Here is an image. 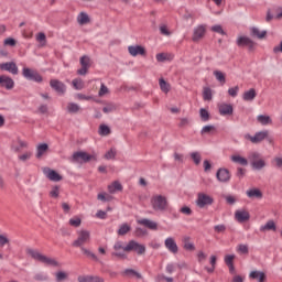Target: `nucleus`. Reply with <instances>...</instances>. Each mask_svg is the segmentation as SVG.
I'll use <instances>...</instances> for the list:
<instances>
[{
    "label": "nucleus",
    "instance_id": "nucleus-1",
    "mask_svg": "<svg viewBox=\"0 0 282 282\" xmlns=\"http://www.w3.org/2000/svg\"><path fill=\"white\" fill-rule=\"evenodd\" d=\"M26 254H30L35 261H40V263H44L45 265H53L54 268H58V261L44 256L43 253L34 250L28 249Z\"/></svg>",
    "mask_w": 282,
    "mask_h": 282
},
{
    "label": "nucleus",
    "instance_id": "nucleus-2",
    "mask_svg": "<svg viewBox=\"0 0 282 282\" xmlns=\"http://www.w3.org/2000/svg\"><path fill=\"white\" fill-rule=\"evenodd\" d=\"M78 237L75 241H73V248H85L86 243L91 241V234L88 230H79L77 232Z\"/></svg>",
    "mask_w": 282,
    "mask_h": 282
},
{
    "label": "nucleus",
    "instance_id": "nucleus-3",
    "mask_svg": "<svg viewBox=\"0 0 282 282\" xmlns=\"http://www.w3.org/2000/svg\"><path fill=\"white\" fill-rule=\"evenodd\" d=\"M72 160L73 162H80L82 160L84 164H87V162H91V160H94V162H98V155L88 154L87 152L84 151H77L73 153Z\"/></svg>",
    "mask_w": 282,
    "mask_h": 282
},
{
    "label": "nucleus",
    "instance_id": "nucleus-4",
    "mask_svg": "<svg viewBox=\"0 0 282 282\" xmlns=\"http://www.w3.org/2000/svg\"><path fill=\"white\" fill-rule=\"evenodd\" d=\"M123 250L124 252H137L139 256L147 253V247L135 240H130Z\"/></svg>",
    "mask_w": 282,
    "mask_h": 282
},
{
    "label": "nucleus",
    "instance_id": "nucleus-5",
    "mask_svg": "<svg viewBox=\"0 0 282 282\" xmlns=\"http://www.w3.org/2000/svg\"><path fill=\"white\" fill-rule=\"evenodd\" d=\"M151 204L153 210H165L169 206V200H166V196L156 195L151 198Z\"/></svg>",
    "mask_w": 282,
    "mask_h": 282
},
{
    "label": "nucleus",
    "instance_id": "nucleus-6",
    "mask_svg": "<svg viewBox=\"0 0 282 282\" xmlns=\"http://www.w3.org/2000/svg\"><path fill=\"white\" fill-rule=\"evenodd\" d=\"M215 204V198L208 194L198 193L196 199V206L198 208H206L208 206H213Z\"/></svg>",
    "mask_w": 282,
    "mask_h": 282
},
{
    "label": "nucleus",
    "instance_id": "nucleus-7",
    "mask_svg": "<svg viewBox=\"0 0 282 282\" xmlns=\"http://www.w3.org/2000/svg\"><path fill=\"white\" fill-rule=\"evenodd\" d=\"M22 75L26 78V80H33V83H43V76L32 68L24 67L22 69Z\"/></svg>",
    "mask_w": 282,
    "mask_h": 282
},
{
    "label": "nucleus",
    "instance_id": "nucleus-8",
    "mask_svg": "<svg viewBox=\"0 0 282 282\" xmlns=\"http://www.w3.org/2000/svg\"><path fill=\"white\" fill-rule=\"evenodd\" d=\"M80 68L77 69L78 76H87L89 67H91V58L88 55H84L79 58Z\"/></svg>",
    "mask_w": 282,
    "mask_h": 282
},
{
    "label": "nucleus",
    "instance_id": "nucleus-9",
    "mask_svg": "<svg viewBox=\"0 0 282 282\" xmlns=\"http://www.w3.org/2000/svg\"><path fill=\"white\" fill-rule=\"evenodd\" d=\"M236 45H238V47H247L249 52H254L257 42L252 41V39L248 36H239L236 41Z\"/></svg>",
    "mask_w": 282,
    "mask_h": 282
},
{
    "label": "nucleus",
    "instance_id": "nucleus-10",
    "mask_svg": "<svg viewBox=\"0 0 282 282\" xmlns=\"http://www.w3.org/2000/svg\"><path fill=\"white\" fill-rule=\"evenodd\" d=\"M44 175H46L47 180L51 182H61L63 181V175L58 174L55 170H52L50 167L43 169Z\"/></svg>",
    "mask_w": 282,
    "mask_h": 282
},
{
    "label": "nucleus",
    "instance_id": "nucleus-11",
    "mask_svg": "<svg viewBox=\"0 0 282 282\" xmlns=\"http://www.w3.org/2000/svg\"><path fill=\"white\" fill-rule=\"evenodd\" d=\"M50 85L52 89H54V91H56V94H59L61 96H63V94H65L67 89V87L63 84V82L58 79H51Z\"/></svg>",
    "mask_w": 282,
    "mask_h": 282
},
{
    "label": "nucleus",
    "instance_id": "nucleus-12",
    "mask_svg": "<svg viewBox=\"0 0 282 282\" xmlns=\"http://www.w3.org/2000/svg\"><path fill=\"white\" fill-rule=\"evenodd\" d=\"M130 56H147V48L142 45H131L128 47Z\"/></svg>",
    "mask_w": 282,
    "mask_h": 282
},
{
    "label": "nucleus",
    "instance_id": "nucleus-13",
    "mask_svg": "<svg viewBox=\"0 0 282 282\" xmlns=\"http://www.w3.org/2000/svg\"><path fill=\"white\" fill-rule=\"evenodd\" d=\"M216 177L218 182H223V183L230 182V171L226 167H220L216 173Z\"/></svg>",
    "mask_w": 282,
    "mask_h": 282
},
{
    "label": "nucleus",
    "instance_id": "nucleus-14",
    "mask_svg": "<svg viewBox=\"0 0 282 282\" xmlns=\"http://www.w3.org/2000/svg\"><path fill=\"white\" fill-rule=\"evenodd\" d=\"M268 135H269L268 130H264V131L257 132L253 137L249 135L248 139L250 140V142H252V144H259L260 142H263V140H265Z\"/></svg>",
    "mask_w": 282,
    "mask_h": 282
},
{
    "label": "nucleus",
    "instance_id": "nucleus-15",
    "mask_svg": "<svg viewBox=\"0 0 282 282\" xmlns=\"http://www.w3.org/2000/svg\"><path fill=\"white\" fill-rule=\"evenodd\" d=\"M0 69H2V72H10V74H13V75L19 74V67L14 62H7V63L0 64Z\"/></svg>",
    "mask_w": 282,
    "mask_h": 282
},
{
    "label": "nucleus",
    "instance_id": "nucleus-16",
    "mask_svg": "<svg viewBox=\"0 0 282 282\" xmlns=\"http://www.w3.org/2000/svg\"><path fill=\"white\" fill-rule=\"evenodd\" d=\"M0 87H4V89H14V79L12 77H8L6 75L0 76Z\"/></svg>",
    "mask_w": 282,
    "mask_h": 282
},
{
    "label": "nucleus",
    "instance_id": "nucleus-17",
    "mask_svg": "<svg viewBox=\"0 0 282 282\" xmlns=\"http://www.w3.org/2000/svg\"><path fill=\"white\" fill-rule=\"evenodd\" d=\"M218 111L220 116H232L235 108L230 104H220L218 105Z\"/></svg>",
    "mask_w": 282,
    "mask_h": 282
},
{
    "label": "nucleus",
    "instance_id": "nucleus-18",
    "mask_svg": "<svg viewBox=\"0 0 282 282\" xmlns=\"http://www.w3.org/2000/svg\"><path fill=\"white\" fill-rule=\"evenodd\" d=\"M249 279L258 282H265L268 281V275L263 271H251L249 273Z\"/></svg>",
    "mask_w": 282,
    "mask_h": 282
},
{
    "label": "nucleus",
    "instance_id": "nucleus-19",
    "mask_svg": "<svg viewBox=\"0 0 282 282\" xmlns=\"http://www.w3.org/2000/svg\"><path fill=\"white\" fill-rule=\"evenodd\" d=\"M165 248H167V250L172 252V254H177V252H180L177 242H175V239L171 237L165 239Z\"/></svg>",
    "mask_w": 282,
    "mask_h": 282
},
{
    "label": "nucleus",
    "instance_id": "nucleus-20",
    "mask_svg": "<svg viewBox=\"0 0 282 282\" xmlns=\"http://www.w3.org/2000/svg\"><path fill=\"white\" fill-rule=\"evenodd\" d=\"M235 217H236L237 221H239V224H243L245 221L250 220V213H248V210H246V209L237 210L235 213Z\"/></svg>",
    "mask_w": 282,
    "mask_h": 282
},
{
    "label": "nucleus",
    "instance_id": "nucleus-21",
    "mask_svg": "<svg viewBox=\"0 0 282 282\" xmlns=\"http://www.w3.org/2000/svg\"><path fill=\"white\" fill-rule=\"evenodd\" d=\"M204 34H206V28H204V25H198L196 29H194L192 41L197 43L199 39H204Z\"/></svg>",
    "mask_w": 282,
    "mask_h": 282
},
{
    "label": "nucleus",
    "instance_id": "nucleus-22",
    "mask_svg": "<svg viewBox=\"0 0 282 282\" xmlns=\"http://www.w3.org/2000/svg\"><path fill=\"white\" fill-rule=\"evenodd\" d=\"M249 199H263V192L259 188H250L246 192Z\"/></svg>",
    "mask_w": 282,
    "mask_h": 282
},
{
    "label": "nucleus",
    "instance_id": "nucleus-23",
    "mask_svg": "<svg viewBox=\"0 0 282 282\" xmlns=\"http://www.w3.org/2000/svg\"><path fill=\"white\" fill-rule=\"evenodd\" d=\"M140 226H145V228H149V230H158V223L149 219V218H143L137 220Z\"/></svg>",
    "mask_w": 282,
    "mask_h": 282
},
{
    "label": "nucleus",
    "instance_id": "nucleus-24",
    "mask_svg": "<svg viewBox=\"0 0 282 282\" xmlns=\"http://www.w3.org/2000/svg\"><path fill=\"white\" fill-rule=\"evenodd\" d=\"M257 98V90L254 88H250L249 90L245 91L242 95V100L246 102H252Z\"/></svg>",
    "mask_w": 282,
    "mask_h": 282
},
{
    "label": "nucleus",
    "instance_id": "nucleus-25",
    "mask_svg": "<svg viewBox=\"0 0 282 282\" xmlns=\"http://www.w3.org/2000/svg\"><path fill=\"white\" fill-rule=\"evenodd\" d=\"M36 155L35 158H37V160H41L43 158V155H45V153H47V151H50V145L47 143H41L37 145L36 148Z\"/></svg>",
    "mask_w": 282,
    "mask_h": 282
},
{
    "label": "nucleus",
    "instance_id": "nucleus-26",
    "mask_svg": "<svg viewBox=\"0 0 282 282\" xmlns=\"http://www.w3.org/2000/svg\"><path fill=\"white\" fill-rule=\"evenodd\" d=\"M250 34L253 39H259V40H262V39H265V36H268V31H259V28H251L250 29Z\"/></svg>",
    "mask_w": 282,
    "mask_h": 282
},
{
    "label": "nucleus",
    "instance_id": "nucleus-27",
    "mask_svg": "<svg viewBox=\"0 0 282 282\" xmlns=\"http://www.w3.org/2000/svg\"><path fill=\"white\" fill-rule=\"evenodd\" d=\"M77 280L78 282H105V279L94 275H80Z\"/></svg>",
    "mask_w": 282,
    "mask_h": 282
},
{
    "label": "nucleus",
    "instance_id": "nucleus-28",
    "mask_svg": "<svg viewBox=\"0 0 282 282\" xmlns=\"http://www.w3.org/2000/svg\"><path fill=\"white\" fill-rule=\"evenodd\" d=\"M272 231V232H276V223H274V220H268L265 223V225L260 227V231L261 232H265V231Z\"/></svg>",
    "mask_w": 282,
    "mask_h": 282
},
{
    "label": "nucleus",
    "instance_id": "nucleus-29",
    "mask_svg": "<svg viewBox=\"0 0 282 282\" xmlns=\"http://www.w3.org/2000/svg\"><path fill=\"white\" fill-rule=\"evenodd\" d=\"M77 23L79 25H87V23H91V19L86 12H80L77 17Z\"/></svg>",
    "mask_w": 282,
    "mask_h": 282
},
{
    "label": "nucleus",
    "instance_id": "nucleus-30",
    "mask_svg": "<svg viewBox=\"0 0 282 282\" xmlns=\"http://www.w3.org/2000/svg\"><path fill=\"white\" fill-rule=\"evenodd\" d=\"M122 276H135V279H142V274L133 269H126L121 272Z\"/></svg>",
    "mask_w": 282,
    "mask_h": 282
},
{
    "label": "nucleus",
    "instance_id": "nucleus-31",
    "mask_svg": "<svg viewBox=\"0 0 282 282\" xmlns=\"http://www.w3.org/2000/svg\"><path fill=\"white\" fill-rule=\"evenodd\" d=\"M231 162H235L236 164H240L241 166H248V159L241 155H232Z\"/></svg>",
    "mask_w": 282,
    "mask_h": 282
},
{
    "label": "nucleus",
    "instance_id": "nucleus-32",
    "mask_svg": "<svg viewBox=\"0 0 282 282\" xmlns=\"http://www.w3.org/2000/svg\"><path fill=\"white\" fill-rule=\"evenodd\" d=\"M117 191H118V192L122 191V184H120V182L115 181V182H112L111 185H108V192H109L110 194L113 195V193H116Z\"/></svg>",
    "mask_w": 282,
    "mask_h": 282
},
{
    "label": "nucleus",
    "instance_id": "nucleus-33",
    "mask_svg": "<svg viewBox=\"0 0 282 282\" xmlns=\"http://www.w3.org/2000/svg\"><path fill=\"white\" fill-rule=\"evenodd\" d=\"M159 85H160V89H161V91H163V94H169L171 91V84L166 83V80H164V78L159 79Z\"/></svg>",
    "mask_w": 282,
    "mask_h": 282
},
{
    "label": "nucleus",
    "instance_id": "nucleus-34",
    "mask_svg": "<svg viewBox=\"0 0 282 282\" xmlns=\"http://www.w3.org/2000/svg\"><path fill=\"white\" fill-rule=\"evenodd\" d=\"M251 169L253 171H261V170L265 169V160L261 159V160H258V161L251 163Z\"/></svg>",
    "mask_w": 282,
    "mask_h": 282
},
{
    "label": "nucleus",
    "instance_id": "nucleus-35",
    "mask_svg": "<svg viewBox=\"0 0 282 282\" xmlns=\"http://www.w3.org/2000/svg\"><path fill=\"white\" fill-rule=\"evenodd\" d=\"M99 135H110L111 134V128H109V126L102 123L99 126V130H98Z\"/></svg>",
    "mask_w": 282,
    "mask_h": 282
},
{
    "label": "nucleus",
    "instance_id": "nucleus-36",
    "mask_svg": "<svg viewBox=\"0 0 282 282\" xmlns=\"http://www.w3.org/2000/svg\"><path fill=\"white\" fill-rule=\"evenodd\" d=\"M130 230H131V226H129V224L126 223V224H122V225L119 227L117 234H118L120 237H124V235H127V232H130Z\"/></svg>",
    "mask_w": 282,
    "mask_h": 282
},
{
    "label": "nucleus",
    "instance_id": "nucleus-37",
    "mask_svg": "<svg viewBox=\"0 0 282 282\" xmlns=\"http://www.w3.org/2000/svg\"><path fill=\"white\" fill-rule=\"evenodd\" d=\"M258 122H260V124H272V119L270 118V116H265V115H259L257 117Z\"/></svg>",
    "mask_w": 282,
    "mask_h": 282
},
{
    "label": "nucleus",
    "instance_id": "nucleus-38",
    "mask_svg": "<svg viewBox=\"0 0 282 282\" xmlns=\"http://www.w3.org/2000/svg\"><path fill=\"white\" fill-rule=\"evenodd\" d=\"M212 268L206 267L205 270L209 273L213 274L215 272V268L217 265V256H210V261H209Z\"/></svg>",
    "mask_w": 282,
    "mask_h": 282
},
{
    "label": "nucleus",
    "instance_id": "nucleus-39",
    "mask_svg": "<svg viewBox=\"0 0 282 282\" xmlns=\"http://www.w3.org/2000/svg\"><path fill=\"white\" fill-rule=\"evenodd\" d=\"M189 155L196 166L202 164V154L199 152H192Z\"/></svg>",
    "mask_w": 282,
    "mask_h": 282
},
{
    "label": "nucleus",
    "instance_id": "nucleus-40",
    "mask_svg": "<svg viewBox=\"0 0 282 282\" xmlns=\"http://www.w3.org/2000/svg\"><path fill=\"white\" fill-rule=\"evenodd\" d=\"M36 41L37 43H41L42 47H45V45H47V36L43 32L37 33Z\"/></svg>",
    "mask_w": 282,
    "mask_h": 282
},
{
    "label": "nucleus",
    "instance_id": "nucleus-41",
    "mask_svg": "<svg viewBox=\"0 0 282 282\" xmlns=\"http://www.w3.org/2000/svg\"><path fill=\"white\" fill-rule=\"evenodd\" d=\"M61 195V186L54 185L50 192V197H53V199H58Z\"/></svg>",
    "mask_w": 282,
    "mask_h": 282
},
{
    "label": "nucleus",
    "instance_id": "nucleus-42",
    "mask_svg": "<svg viewBox=\"0 0 282 282\" xmlns=\"http://www.w3.org/2000/svg\"><path fill=\"white\" fill-rule=\"evenodd\" d=\"M214 76L218 83L225 85L226 83V75L221 70H214Z\"/></svg>",
    "mask_w": 282,
    "mask_h": 282
},
{
    "label": "nucleus",
    "instance_id": "nucleus-43",
    "mask_svg": "<svg viewBox=\"0 0 282 282\" xmlns=\"http://www.w3.org/2000/svg\"><path fill=\"white\" fill-rule=\"evenodd\" d=\"M184 250H188L189 252L195 251V245L191 242V238L186 237L184 239Z\"/></svg>",
    "mask_w": 282,
    "mask_h": 282
},
{
    "label": "nucleus",
    "instance_id": "nucleus-44",
    "mask_svg": "<svg viewBox=\"0 0 282 282\" xmlns=\"http://www.w3.org/2000/svg\"><path fill=\"white\" fill-rule=\"evenodd\" d=\"M199 116L203 122H208L210 120V112L206 108H200Z\"/></svg>",
    "mask_w": 282,
    "mask_h": 282
},
{
    "label": "nucleus",
    "instance_id": "nucleus-45",
    "mask_svg": "<svg viewBox=\"0 0 282 282\" xmlns=\"http://www.w3.org/2000/svg\"><path fill=\"white\" fill-rule=\"evenodd\" d=\"M80 250L83 254H85L86 257H89L90 259H93V261H98V256H96V253L91 252L89 249L82 247Z\"/></svg>",
    "mask_w": 282,
    "mask_h": 282
},
{
    "label": "nucleus",
    "instance_id": "nucleus-46",
    "mask_svg": "<svg viewBox=\"0 0 282 282\" xmlns=\"http://www.w3.org/2000/svg\"><path fill=\"white\" fill-rule=\"evenodd\" d=\"M237 252L238 254H249L250 248L248 247V245L240 243L237 247Z\"/></svg>",
    "mask_w": 282,
    "mask_h": 282
},
{
    "label": "nucleus",
    "instance_id": "nucleus-47",
    "mask_svg": "<svg viewBox=\"0 0 282 282\" xmlns=\"http://www.w3.org/2000/svg\"><path fill=\"white\" fill-rule=\"evenodd\" d=\"M68 274L65 271H58L55 273L56 282L67 281Z\"/></svg>",
    "mask_w": 282,
    "mask_h": 282
},
{
    "label": "nucleus",
    "instance_id": "nucleus-48",
    "mask_svg": "<svg viewBox=\"0 0 282 282\" xmlns=\"http://www.w3.org/2000/svg\"><path fill=\"white\" fill-rule=\"evenodd\" d=\"M248 160H249L250 164H253V162H259V160H261V153L251 152L248 156Z\"/></svg>",
    "mask_w": 282,
    "mask_h": 282
},
{
    "label": "nucleus",
    "instance_id": "nucleus-49",
    "mask_svg": "<svg viewBox=\"0 0 282 282\" xmlns=\"http://www.w3.org/2000/svg\"><path fill=\"white\" fill-rule=\"evenodd\" d=\"M68 224L73 226V228H80L83 220L79 217H74L69 219Z\"/></svg>",
    "mask_w": 282,
    "mask_h": 282
},
{
    "label": "nucleus",
    "instance_id": "nucleus-50",
    "mask_svg": "<svg viewBox=\"0 0 282 282\" xmlns=\"http://www.w3.org/2000/svg\"><path fill=\"white\" fill-rule=\"evenodd\" d=\"M73 87L77 90L84 89L85 83L83 82V79L75 78V79H73Z\"/></svg>",
    "mask_w": 282,
    "mask_h": 282
},
{
    "label": "nucleus",
    "instance_id": "nucleus-51",
    "mask_svg": "<svg viewBox=\"0 0 282 282\" xmlns=\"http://www.w3.org/2000/svg\"><path fill=\"white\" fill-rule=\"evenodd\" d=\"M203 100H213V90L210 88H204Z\"/></svg>",
    "mask_w": 282,
    "mask_h": 282
},
{
    "label": "nucleus",
    "instance_id": "nucleus-52",
    "mask_svg": "<svg viewBox=\"0 0 282 282\" xmlns=\"http://www.w3.org/2000/svg\"><path fill=\"white\" fill-rule=\"evenodd\" d=\"M67 109L69 113H78V111H80V106H78L77 104L70 102L68 104Z\"/></svg>",
    "mask_w": 282,
    "mask_h": 282
},
{
    "label": "nucleus",
    "instance_id": "nucleus-53",
    "mask_svg": "<svg viewBox=\"0 0 282 282\" xmlns=\"http://www.w3.org/2000/svg\"><path fill=\"white\" fill-rule=\"evenodd\" d=\"M212 32H216V34H221L223 36H226V33L224 32V28H221V25L219 24L212 26Z\"/></svg>",
    "mask_w": 282,
    "mask_h": 282
},
{
    "label": "nucleus",
    "instance_id": "nucleus-54",
    "mask_svg": "<svg viewBox=\"0 0 282 282\" xmlns=\"http://www.w3.org/2000/svg\"><path fill=\"white\" fill-rule=\"evenodd\" d=\"M225 263L227 267L235 264V254L225 256Z\"/></svg>",
    "mask_w": 282,
    "mask_h": 282
},
{
    "label": "nucleus",
    "instance_id": "nucleus-55",
    "mask_svg": "<svg viewBox=\"0 0 282 282\" xmlns=\"http://www.w3.org/2000/svg\"><path fill=\"white\" fill-rule=\"evenodd\" d=\"M106 160H113L116 159V150L110 149L108 152L105 154Z\"/></svg>",
    "mask_w": 282,
    "mask_h": 282
},
{
    "label": "nucleus",
    "instance_id": "nucleus-56",
    "mask_svg": "<svg viewBox=\"0 0 282 282\" xmlns=\"http://www.w3.org/2000/svg\"><path fill=\"white\" fill-rule=\"evenodd\" d=\"M228 94L229 96H231L232 98H236L237 94H239V86H235L232 88L228 89Z\"/></svg>",
    "mask_w": 282,
    "mask_h": 282
},
{
    "label": "nucleus",
    "instance_id": "nucleus-57",
    "mask_svg": "<svg viewBox=\"0 0 282 282\" xmlns=\"http://www.w3.org/2000/svg\"><path fill=\"white\" fill-rule=\"evenodd\" d=\"M180 213H182L183 215L191 216V215H193V209H191V207H188V206H183L180 209Z\"/></svg>",
    "mask_w": 282,
    "mask_h": 282
},
{
    "label": "nucleus",
    "instance_id": "nucleus-58",
    "mask_svg": "<svg viewBox=\"0 0 282 282\" xmlns=\"http://www.w3.org/2000/svg\"><path fill=\"white\" fill-rule=\"evenodd\" d=\"M210 131H215V126L203 127V129L200 130V133H202V135H204V133H210Z\"/></svg>",
    "mask_w": 282,
    "mask_h": 282
},
{
    "label": "nucleus",
    "instance_id": "nucleus-59",
    "mask_svg": "<svg viewBox=\"0 0 282 282\" xmlns=\"http://www.w3.org/2000/svg\"><path fill=\"white\" fill-rule=\"evenodd\" d=\"M246 173H247L246 169L238 167L236 175L239 177V180H242V177H246Z\"/></svg>",
    "mask_w": 282,
    "mask_h": 282
},
{
    "label": "nucleus",
    "instance_id": "nucleus-60",
    "mask_svg": "<svg viewBox=\"0 0 282 282\" xmlns=\"http://www.w3.org/2000/svg\"><path fill=\"white\" fill-rule=\"evenodd\" d=\"M30 158H32V152H25L24 154L19 156V160L21 162H28V160H30Z\"/></svg>",
    "mask_w": 282,
    "mask_h": 282
},
{
    "label": "nucleus",
    "instance_id": "nucleus-61",
    "mask_svg": "<svg viewBox=\"0 0 282 282\" xmlns=\"http://www.w3.org/2000/svg\"><path fill=\"white\" fill-rule=\"evenodd\" d=\"M104 113H111L112 111H116V106L115 105H108L102 108Z\"/></svg>",
    "mask_w": 282,
    "mask_h": 282
},
{
    "label": "nucleus",
    "instance_id": "nucleus-62",
    "mask_svg": "<svg viewBox=\"0 0 282 282\" xmlns=\"http://www.w3.org/2000/svg\"><path fill=\"white\" fill-rule=\"evenodd\" d=\"M4 45H10V47H14L17 45V40L13 37H8L4 40Z\"/></svg>",
    "mask_w": 282,
    "mask_h": 282
},
{
    "label": "nucleus",
    "instance_id": "nucleus-63",
    "mask_svg": "<svg viewBox=\"0 0 282 282\" xmlns=\"http://www.w3.org/2000/svg\"><path fill=\"white\" fill-rule=\"evenodd\" d=\"M111 254H112V257H117V259H123V260L127 259V253H124V252L115 251Z\"/></svg>",
    "mask_w": 282,
    "mask_h": 282
},
{
    "label": "nucleus",
    "instance_id": "nucleus-64",
    "mask_svg": "<svg viewBox=\"0 0 282 282\" xmlns=\"http://www.w3.org/2000/svg\"><path fill=\"white\" fill-rule=\"evenodd\" d=\"M214 230L215 232H226V225H216Z\"/></svg>",
    "mask_w": 282,
    "mask_h": 282
}]
</instances>
